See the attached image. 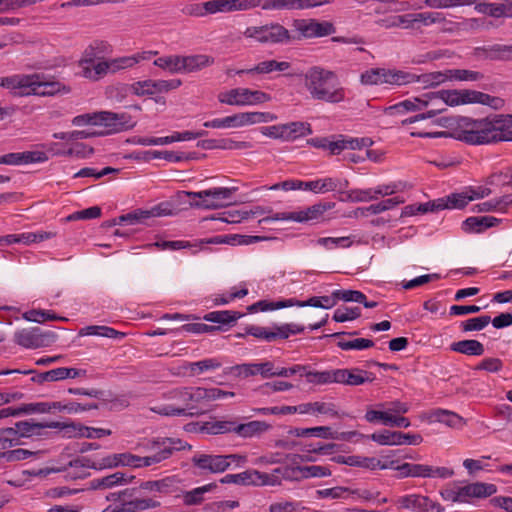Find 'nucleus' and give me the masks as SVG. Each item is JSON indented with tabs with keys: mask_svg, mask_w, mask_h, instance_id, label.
Listing matches in <instances>:
<instances>
[{
	"mask_svg": "<svg viewBox=\"0 0 512 512\" xmlns=\"http://www.w3.org/2000/svg\"><path fill=\"white\" fill-rule=\"evenodd\" d=\"M290 68V63L287 61H277L275 59H267L260 61L256 65L246 69L236 71L237 75H267L273 72H284Z\"/></svg>",
	"mask_w": 512,
	"mask_h": 512,
	"instance_id": "nucleus-25",
	"label": "nucleus"
},
{
	"mask_svg": "<svg viewBox=\"0 0 512 512\" xmlns=\"http://www.w3.org/2000/svg\"><path fill=\"white\" fill-rule=\"evenodd\" d=\"M61 423H31L22 421L16 424V428H6L0 430V450H6L20 444L21 437L29 436L42 428H60Z\"/></svg>",
	"mask_w": 512,
	"mask_h": 512,
	"instance_id": "nucleus-12",
	"label": "nucleus"
},
{
	"mask_svg": "<svg viewBox=\"0 0 512 512\" xmlns=\"http://www.w3.org/2000/svg\"><path fill=\"white\" fill-rule=\"evenodd\" d=\"M460 503H472L474 499H484L497 492L496 485L485 482H474L458 486Z\"/></svg>",
	"mask_w": 512,
	"mask_h": 512,
	"instance_id": "nucleus-23",
	"label": "nucleus"
},
{
	"mask_svg": "<svg viewBox=\"0 0 512 512\" xmlns=\"http://www.w3.org/2000/svg\"><path fill=\"white\" fill-rule=\"evenodd\" d=\"M177 483L179 480L175 476H169L160 480L145 481L141 483L140 488L150 492L168 494L173 492Z\"/></svg>",
	"mask_w": 512,
	"mask_h": 512,
	"instance_id": "nucleus-42",
	"label": "nucleus"
},
{
	"mask_svg": "<svg viewBox=\"0 0 512 512\" xmlns=\"http://www.w3.org/2000/svg\"><path fill=\"white\" fill-rule=\"evenodd\" d=\"M136 125L130 114L111 111L97 112V126L104 128L101 135H110L132 129Z\"/></svg>",
	"mask_w": 512,
	"mask_h": 512,
	"instance_id": "nucleus-16",
	"label": "nucleus"
},
{
	"mask_svg": "<svg viewBox=\"0 0 512 512\" xmlns=\"http://www.w3.org/2000/svg\"><path fill=\"white\" fill-rule=\"evenodd\" d=\"M222 363L217 358H206L197 362H184L180 365L175 374L183 376H196L207 371L220 368Z\"/></svg>",
	"mask_w": 512,
	"mask_h": 512,
	"instance_id": "nucleus-26",
	"label": "nucleus"
},
{
	"mask_svg": "<svg viewBox=\"0 0 512 512\" xmlns=\"http://www.w3.org/2000/svg\"><path fill=\"white\" fill-rule=\"evenodd\" d=\"M217 488L215 482L205 484L200 487H196L190 491L183 493V502L185 505H198L204 500V495L209 492H213Z\"/></svg>",
	"mask_w": 512,
	"mask_h": 512,
	"instance_id": "nucleus-44",
	"label": "nucleus"
},
{
	"mask_svg": "<svg viewBox=\"0 0 512 512\" xmlns=\"http://www.w3.org/2000/svg\"><path fill=\"white\" fill-rule=\"evenodd\" d=\"M271 99L270 94L248 87L224 89L217 94L219 103L236 107L258 106L270 102Z\"/></svg>",
	"mask_w": 512,
	"mask_h": 512,
	"instance_id": "nucleus-8",
	"label": "nucleus"
},
{
	"mask_svg": "<svg viewBox=\"0 0 512 512\" xmlns=\"http://www.w3.org/2000/svg\"><path fill=\"white\" fill-rule=\"evenodd\" d=\"M512 204V196L506 195L500 198L492 199L477 205L479 212L504 211L507 206Z\"/></svg>",
	"mask_w": 512,
	"mask_h": 512,
	"instance_id": "nucleus-60",
	"label": "nucleus"
},
{
	"mask_svg": "<svg viewBox=\"0 0 512 512\" xmlns=\"http://www.w3.org/2000/svg\"><path fill=\"white\" fill-rule=\"evenodd\" d=\"M471 202V196L468 195L466 188L461 192L452 193L444 198L433 201L432 206L436 211L443 209H461Z\"/></svg>",
	"mask_w": 512,
	"mask_h": 512,
	"instance_id": "nucleus-30",
	"label": "nucleus"
},
{
	"mask_svg": "<svg viewBox=\"0 0 512 512\" xmlns=\"http://www.w3.org/2000/svg\"><path fill=\"white\" fill-rule=\"evenodd\" d=\"M242 316V313L236 311L222 310L209 312L203 317V319L213 323L230 324L236 322Z\"/></svg>",
	"mask_w": 512,
	"mask_h": 512,
	"instance_id": "nucleus-56",
	"label": "nucleus"
},
{
	"mask_svg": "<svg viewBox=\"0 0 512 512\" xmlns=\"http://www.w3.org/2000/svg\"><path fill=\"white\" fill-rule=\"evenodd\" d=\"M87 372L84 369H77V368H68V367H59L55 368L46 372H43L40 374V379L42 381H59V380H65L69 378H80V377H86Z\"/></svg>",
	"mask_w": 512,
	"mask_h": 512,
	"instance_id": "nucleus-35",
	"label": "nucleus"
},
{
	"mask_svg": "<svg viewBox=\"0 0 512 512\" xmlns=\"http://www.w3.org/2000/svg\"><path fill=\"white\" fill-rule=\"evenodd\" d=\"M53 340V333L43 332L38 327L22 329L15 333L16 343L27 349L45 347L49 345Z\"/></svg>",
	"mask_w": 512,
	"mask_h": 512,
	"instance_id": "nucleus-19",
	"label": "nucleus"
},
{
	"mask_svg": "<svg viewBox=\"0 0 512 512\" xmlns=\"http://www.w3.org/2000/svg\"><path fill=\"white\" fill-rule=\"evenodd\" d=\"M303 86L314 101L339 104L348 100V89L338 75L320 66H313L303 74Z\"/></svg>",
	"mask_w": 512,
	"mask_h": 512,
	"instance_id": "nucleus-4",
	"label": "nucleus"
},
{
	"mask_svg": "<svg viewBox=\"0 0 512 512\" xmlns=\"http://www.w3.org/2000/svg\"><path fill=\"white\" fill-rule=\"evenodd\" d=\"M337 346L344 351L365 350L373 347L374 342L370 339L365 338H355L351 340L340 339L337 342Z\"/></svg>",
	"mask_w": 512,
	"mask_h": 512,
	"instance_id": "nucleus-64",
	"label": "nucleus"
},
{
	"mask_svg": "<svg viewBox=\"0 0 512 512\" xmlns=\"http://www.w3.org/2000/svg\"><path fill=\"white\" fill-rule=\"evenodd\" d=\"M272 361L260 363H243L232 367V372L238 377H251L260 375L262 378H271Z\"/></svg>",
	"mask_w": 512,
	"mask_h": 512,
	"instance_id": "nucleus-28",
	"label": "nucleus"
},
{
	"mask_svg": "<svg viewBox=\"0 0 512 512\" xmlns=\"http://www.w3.org/2000/svg\"><path fill=\"white\" fill-rule=\"evenodd\" d=\"M182 74L200 71L214 63V58L207 54L181 56Z\"/></svg>",
	"mask_w": 512,
	"mask_h": 512,
	"instance_id": "nucleus-34",
	"label": "nucleus"
},
{
	"mask_svg": "<svg viewBox=\"0 0 512 512\" xmlns=\"http://www.w3.org/2000/svg\"><path fill=\"white\" fill-rule=\"evenodd\" d=\"M416 75L398 69L371 68L361 74L360 81L364 85L402 86L413 83Z\"/></svg>",
	"mask_w": 512,
	"mask_h": 512,
	"instance_id": "nucleus-9",
	"label": "nucleus"
},
{
	"mask_svg": "<svg viewBox=\"0 0 512 512\" xmlns=\"http://www.w3.org/2000/svg\"><path fill=\"white\" fill-rule=\"evenodd\" d=\"M428 421L430 423H442L453 429H462L466 425V420L459 414L440 408L433 410L429 414Z\"/></svg>",
	"mask_w": 512,
	"mask_h": 512,
	"instance_id": "nucleus-29",
	"label": "nucleus"
},
{
	"mask_svg": "<svg viewBox=\"0 0 512 512\" xmlns=\"http://www.w3.org/2000/svg\"><path fill=\"white\" fill-rule=\"evenodd\" d=\"M99 60L101 59L94 52L91 46L88 45L78 61V67L80 69L79 74L90 81H97V75L94 76L93 74Z\"/></svg>",
	"mask_w": 512,
	"mask_h": 512,
	"instance_id": "nucleus-31",
	"label": "nucleus"
},
{
	"mask_svg": "<svg viewBox=\"0 0 512 512\" xmlns=\"http://www.w3.org/2000/svg\"><path fill=\"white\" fill-rule=\"evenodd\" d=\"M348 186V180L339 177H324L313 181L289 180L283 185L287 190H305L316 194L343 192Z\"/></svg>",
	"mask_w": 512,
	"mask_h": 512,
	"instance_id": "nucleus-11",
	"label": "nucleus"
},
{
	"mask_svg": "<svg viewBox=\"0 0 512 512\" xmlns=\"http://www.w3.org/2000/svg\"><path fill=\"white\" fill-rule=\"evenodd\" d=\"M135 61L128 56H120L115 58L101 59L97 62L94 76L97 75V81L108 74H116L118 72L133 68Z\"/></svg>",
	"mask_w": 512,
	"mask_h": 512,
	"instance_id": "nucleus-22",
	"label": "nucleus"
},
{
	"mask_svg": "<svg viewBox=\"0 0 512 512\" xmlns=\"http://www.w3.org/2000/svg\"><path fill=\"white\" fill-rule=\"evenodd\" d=\"M140 456L131 453H117L105 456L97 461H92L88 458H78L69 462L67 468L51 467L40 469L34 473L35 476H46L51 473H58L62 471L67 472V476L73 479L84 478L86 476V469H107L119 466H128L132 468H139Z\"/></svg>",
	"mask_w": 512,
	"mask_h": 512,
	"instance_id": "nucleus-5",
	"label": "nucleus"
},
{
	"mask_svg": "<svg viewBox=\"0 0 512 512\" xmlns=\"http://www.w3.org/2000/svg\"><path fill=\"white\" fill-rule=\"evenodd\" d=\"M374 375L371 372L362 370L360 368H341L335 369V383L348 386H359L365 383H370L374 380Z\"/></svg>",
	"mask_w": 512,
	"mask_h": 512,
	"instance_id": "nucleus-24",
	"label": "nucleus"
},
{
	"mask_svg": "<svg viewBox=\"0 0 512 512\" xmlns=\"http://www.w3.org/2000/svg\"><path fill=\"white\" fill-rule=\"evenodd\" d=\"M334 0H273L271 8L273 9H308L325 4H330Z\"/></svg>",
	"mask_w": 512,
	"mask_h": 512,
	"instance_id": "nucleus-37",
	"label": "nucleus"
},
{
	"mask_svg": "<svg viewBox=\"0 0 512 512\" xmlns=\"http://www.w3.org/2000/svg\"><path fill=\"white\" fill-rule=\"evenodd\" d=\"M468 104H481L499 109L503 100L489 94L470 89H449L437 92H426L417 97H411L390 107L398 112L424 111L418 115L407 118L403 124H413L420 120L433 118L445 111L446 106L456 107Z\"/></svg>",
	"mask_w": 512,
	"mask_h": 512,
	"instance_id": "nucleus-1",
	"label": "nucleus"
},
{
	"mask_svg": "<svg viewBox=\"0 0 512 512\" xmlns=\"http://www.w3.org/2000/svg\"><path fill=\"white\" fill-rule=\"evenodd\" d=\"M301 375L306 377L308 383L314 385H326L335 383V369L325 371H306Z\"/></svg>",
	"mask_w": 512,
	"mask_h": 512,
	"instance_id": "nucleus-54",
	"label": "nucleus"
},
{
	"mask_svg": "<svg viewBox=\"0 0 512 512\" xmlns=\"http://www.w3.org/2000/svg\"><path fill=\"white\" fill-rule=\"evenodd\" d=\"M354 240L351 236L343 237H321L314 241V244L323 247L326 250L338 248L346 249L352 246Z\"/></svg>",
	"mask_w": 512,
	"mask_h": 512,
	"instance_id": "nucleus-46",
	"label": "nucleus"
},
{
	"mask_svg": "<svg viewBox=\"0 0 512 512\" xmlns=\"http://www.w3.org/2000/svg\"><path fill=\"white\" fill-rule=\"evenodd\" d=\"M399 509H405L412 512H443L444 508L440 503L432 500L428 496L412 493L400 496L396 500Z\"/></svg>",
	"mask_w": 512,
	"mask_h": 512,
	"instance_id": "nucleus-18",
	"label": "nucleus"
},
{
	"mask_svg": "<svg viewBox=\"0 0 512 512\" xmlns=\"http://www.w3.org/2000/svg\"><path fill=\"white\" fill-rule=\"evenodd\" d=\"M253 486H277L281 484L284 476L282 468H276L271 472H261L253 469Z\"/></svg>",
	"mask_w": 512,
	"mask_h": 512,
	"instance_id": "nucleus-41",
	"label": "nucleus"
},
{
	"mask_svg": "<svg viewBox=\"0 0 512 512\" xmlns=\"http://www.w3.org/2000/svg\"><path fill=\"white\" fill-rule=\"evenodd\" d=\"M295 30L305 38L324 37L335 32L334 25L329 21L300 19L294 22Z\"/></svg>",
	"mask_w": 512,
	"mask_h": 512,
	"instance_id": "nucleus-20",
	"label": "nucleus"
},
{
	"mask_svg": "<svg viewBox=\"0 0 512 512\" xmlns=\"http://www.w3.org/2000/svg\"><path fill=\"white\" fill-rule=\"evenodd\" d=\"M234 429V419L206 422L202 426V431L211 435L234 433Z\"/></svg>",
	"mask_w": 512,
	"mask_h": 512,
	"instance_id": "nucleus-48",
	"label": "nucleus"
},
{
	"mask_svg": "<svg viewBox=\"0 0 512 512\" xmlns=\"http://www.w3.org/2000/svg\"><path fill=\"white\" fill-rule=\"evenodd\" d=\"M182 12L192 17H206L217 13H230L225 0H209L203 3H188Z\"/></svg>",
	"mask_w": 512,
	"mask_h": 512,
	"instance_id": "nucleus-21",
	"label": "nucleus"
},
{
	"mask_svg": "<svg viewBox=\"0 0 512 512\" xmlns=\"http://www.w3.org/2000/svg\"><path fill=\"white\" fill-rule=\"evenodd\" d=\"M133 478V476H127L122 472H115L105 477L93 479L90 482V487L94 490L112 489L129 484Z\"/></svg>",
	"mask_w": 512,
	"mask_h": 512,
	"instance_id": "nucleus-32",
	"label": "nucleus"
},
{
	"mask_svg": "<svg viewBox=\"0 0 512 512\" xmlns=\"http://www.w3.org/2000/svg\"><path fill=\"white\" fill-rule=\"evenodd\" d=\"M499 221L493 216L469 217L463 222V229L466 232L482 233L486 229L497 225Z\"/></svg>",
	"mask_w": 512,
	"mask_h": 512,
	"instance_id": "nucleus-39",
	"label": "nucleus"
},
{
	"mask_svg": "<svg viewBox=\"0 0 512 512\" xmlns=\"http://www.w3.org/2000/svg\"><path fill=\"white\" fill-rule=\"evenodd\" d=\"M185 449V444L180 439L162 438L151 443L150 450L153 454L140 457L139 468L148 467L160 463L169 458L174 451Z\"/></svg>",
	"mask_w": 512,
	"mask_h": 512,
	"instance_id": "nucleus-15",
	"label": "nucleus"
},
{
	"mask_svg": "<svg viewBox=\"0 0 512 512\" xmlns=\"http://www.w3.org/2000/svg\"><path fill=\"white\" fill-rule=\"evenodd\" d=\"M451 349L455 352L465 355L480 356L484 353V346L477 340H462L451 345Z\"/></svg>",
	"mask_w": 512,
	"mask_h": 512,
	"instance_id": "nucleus-50",
	"label": "nucleus"
},
{
	"mask_svg": "<svg viewBox=\"0 0 512 512\" xmlns=\"http://www.w3.org/2000/svg\"><path fill=\"white\" fill-rule=\"evenodd\" d=\"M197 146L202 149H243L247 148L248 144L246 142H237L232 139H223L220 141L207 139L199 141Z\"/></svg>",
	"mask_w": 512,
	"mask_h": 512,
	"instance_id": "nucleus-49",
	"label": "nucleus"
},
{
	"mask_svg": "<svg viewBox=\"0 0 512 512\" xmlns=\"http://www.w3.org/2000/svg\"><path fill=\"white\" fill-rule=\"evenodd\" d=\"M253 469H249L237 474H227L220 479L222 484H236L243 486H253Z\"/></svg>",
	"mask_w": 512,
	"mask_h": 512,
	"instance_id": "nucleus-62",
	"label": "nucleus"
},
{
	"mask_svg": "<svg viewBox=\"0 0 512 512\" xmlns=\"http://www.w3.org/2000/svg\"><path fill=\"white\" fill-rule=\"evenodd\" d=\"M394 461L384 462L376 457H367L361 455H351V467H360L367 470H385L392 468Z\"/></svg>",
	"mask_w": 512,
	"mask_h": 512,
	"instance_id": "nucleus-40",
	"label": "nucleus"
},
{
	"mask_svg": "<svg viewBox=\"0 0 512 512\" xmlns=\"http://www.w3.org/2000/svg\"><path fill=\"white\" fill-rule=\"evenodd\" d=\"M378 409H367L364 418L368 423L376 424L380 423L385 426H389L391 420V413L387 412L386 405L380 403L376 405Z\"/></svg>",
	"mask_w": 512,
	"mask_h": 512,
	"instance_id": "nucleus-55",
	"label": "nucleus"
},
{
	"mask_svg": "<svg viewBox=\"0 0 512 512\" xmlns=\"http://www.w3.org/2000/svg\"><path fill=\"white\" fill-rule=\"evenodd\" d=\"M192 463L197 468L214 474L227 470L226 459L223 455L196 454L192 457Z\"/></svg>",
	"mask_w": 512,
	"mask_h": 512,
	"instance_id": "nucleus-27",
	"label": "nucleus"
},
{
	"mask_svg": "<svg viewBox=\"0 0 512 512\" xmlns=\"http://www.w3.org/2000/svg\"><path fill=\"white\" fill-rule=\"evenodd\" d=\"M265 239L266 238L261 237V236L232 234V235L214 236V237L206 240L205 243H207V244H228V245H233V246H235V245H250L253 243L260 242Z\"/></svg>",
	"mask_w": 512,
	"mask_h": 512,
	"instance_id": "nucleus-36",
	"label": "nucleus"
},
{
	"mask_svg": "<svg viewBox=\"0 0 512 512\" xmlns=\"http://www.w3.org/2000/svg\"><path fill=\"white\" fill-rule=\"evenodd\" d=\"M449 82H477L484 78L479 71L468 69H448Z\"/></svg>",
	"mask_w": 512,
	"mask_h": 512,
	"instance_id": "nucleus-53",
	"label": "nucleus"
},
{
	"mask_svg": "<svg viewBox=\"0 0 512 512\" xmlns=\"http://www.w3.org/2000/svg\"><path fill=\"white\" fill-rule=\"evenodd\" d=\"M234 392L219 388L182 387L164 394L167 403L156 404L151 411L163 416H192L198 405L234 397Z\"/></svg>",
	"mask_w": 512,
	"mask_h": 512,
	"instance_id": "nucleus-2",
	"label": "nucleus"
},
{
	"mask_svg": "<svg viewBox=\"0 0 512 512\" xmlns=\"http://www.w3.org/2000/svg\"><path fill=\"white\" fill-rule=\"evenodd\" d=\"M0 86L19 96H52L68 89L60 82L48 80L44 75L14 74L1 78Z\"/></svg>",
	"mask_w": 512,
	"mask_h": 512,
	"instance_id": "nucleus-6",
	"label": "nucleus"
},
{
	"mask_svg": "<svg viewBox=\"0 0 512 512\" xmlns=\"http://www.w3.org/2000/svg\"><path fill=\"white\" fill-rule=\"evenodd\" d=\"M243 36L260 44H281L290 40L289 31L276 22L260 26H248L244 30Z\"/></svg>",
	"mask_w": 512,
	"mask_h": 512,
	"instance_id": "nucleus-10",
	"label": "nucleus"
},
{
	"mask_svg": "<svg viewBox=\"0 0 512 512\" xmlns=\"http://www.w3.org/2000/svg\"><path fill=\"white\" fill-rule=\"evenodd\" d=\"M52 237V233L50 232H25L21 234H10L3 237H0V245H10L13 243H23L26 245L32 243H38L45 239Z\"/></svg>",
	"mask_w": 512,
	"mask_h": 512,
	"instance_id": "nucleus-33",
	"label": "nucleus"
},
{
	"mask_svg": "<svg viewBox=\"0 0 512 512\" xmlns=\"http://www.w3.org/2000/svg\"><path fill=\"white\" fill-rule=\"evenodd\" d=\"M276 119L277 115L271 112L244 111L223 118H215L206 121L203 123V126L205 128L212 129H236L256 124L269 123Z\"/></svg>",
	"mask_w": 512,
	"mask_h": 512,
	"instance_id": "nucleus-7",
	"label": "nucleus"
},
{
	"mask_svg": "<svg viewBox=\"0 0 512 512\" xmlns=\"http://www.w3.org/2000/svg\"><path fill=\"white\" fill-rule=\"evenodd\" d=\"M399 434L400 431L381 430L367 437L381 446H399Z\"/></svg>",
	"mask_w": 512,
	"mask_h": 512,
	"instance_id": "nucleus-58",
	"label": "nucleus"
},
{
	"mask_svg": "<svg viewBox=\"0 0 512 512\" xmlns=\"http://www.w3.org/2000/svg\"><path fill=\"white\" fill-rule=\"evenodd\" d=\"M181 55H167L154 60V65L171 73L182 74Z\"/></svg>",
	"mask_w": 512,
	"mask_h": 512,
	"instance_id": "nucleus-52",
	"label": "nucleus"
},
{
	"mask_svg": "<svg viewBox=\"0 0 512 512\" xmlns=\"http://www.w3.org/2000/svg\"><path fill=\"white\" fill-rule=\"evenodd\" d=\"M79 334L81 336H100L106 338H123L124 333L119 332L108 326L90 325L80 329Z\"/></svg>",
	"mask_w": 512,
	"mask_h": 512,
	"instance_id": "nucleus-47",
	"label": "nucleus"
},
{
	"mask_svg": "<svg viewBox=\"0 0 512 512\" xmlns=\"http://www.w3.org/2000/svg\"><path fill=\"white\" fill-rule=\"evenodd\" d=\"M414 82H419L425 87H435L445 82H449L448 69L443 71H434L423 75H416Z\"/></svg>",
	"mask_w": 512,
	"mask_h": 512,
	"instance_id": "nucleus-57",
	"label": "nucleus"
},
{
	"mask_svg": "<svg viewBox=\"0 0 512 512\" xmlns=\"http://www.w3.org/2000/svg\"><path fill=\"white\" fill-rule=\"evenodd\" d=\"M56 146H57L56 143H52L49 145V148H48V150L53 152V154H55V155L87 158L93 153V148L84 143H75L68 150H65V151H56L55 150Z\"/></svg>",
	"mask_w": 512,
	"mask_h": 512,
	"instance_id": "nucleus-51",
	"label": "nucleus"
},
{
	"mask_svg": "<svg viewBox=\"0 0 512 512\" xmlns=\"http://www.w3.org/2000/svg\"><path fill=\"white\" fill-rule=\"evenodd\" d=\"M302 414L326 415L331 418L339 417L336 406L330 402H311L302 404Z\"/></svg>",
	"mask_w": 512,
	"mask_h": 512,
	"instance_id": "nucleus-43",
	"label": "nucleus"
},
{
	"mask_svg": "<svg viewBox=\"0 0 512 512\" xmlns=\"http://www.w3.org/2000/svg\"><path fill=\"white\" fill-rule=\"evenodd\" d=\"M304 326L296 323H285L281 325H275L271 329L273 334V341L275 339H287L291 335L300 334L304 331Z\"/></svg>",
	"mask_w": 512,
	"mask_h": 512,
	"instance_id": "nucleus-59",
	"label": "nucleus"
},
{
	"mask_svg": "<svg viewBox=\"0 0 512 512\" xmlns=\"http://www.w3.org/2000/svg\"><path fill=\"white\" fill-rule=\"evenodd\" d=\"M247 335L253 336L257 339L265 340L267 342L273 341V334L271 329L258 325H247L244 328V332L238 333L236 337L244 338Z\"/></svg>",
	"mask_w": 512,
	"mask_h": 512,
	"instance_id": "nucleus-63",
	"label": "nucleus"
},
{
	"mask_svg": "<svg viewBox=\"0 0 512 512\" xmlns=\"http://www.w3.org/2000/svg\"><path fill=\"white\" fill-rule=\"evenodd\" d=\"M294 436L297 437H307V436H316L323 439H329L330 437H334L332 435V430L327 426H318L311 428H295L291 431Z\"/></svg>",
	"mask_w": 512,
	"mask_h": 512,
	"instance_id": "nucleus-61",
	"label": "nucleus"
},
{
	"mask_svg": "<svg viewBox=\"0 0 512 512\" xmlns=\"http://www.w3.org/2000/svg\"><path fill=\"white\" fill-rule=\"evenodd\" d=\"M454 137L471 145L512 141V115L481 119L463 117L454 130Z\"/></svg>",
	"mask_w": 512,
	"mask_h": 512,
	"instance_id": "nucleus-3",
	"label": "nucleus"
},
{
	"mask_svg": "<svg viewBox=\"0 0 512 512\" xmlns=\"http://www.w3.org/2000/svg\"><path fill=\"white\" fill-rule=\"evenodd\" d=\"M401 477H422L447 479L454 471L447 467H433L425 464L403 463L396 467Z\"/></svg>",
	"mask_w": 512,
	"mask_h": 512,
	"instance_id": "nucleus-17",
	"label": "nucleus"
},
{
	"mask_svg": "<svg viewBox=\"0 0 512 512\" xmlns=\"http://www.w3.org/2000/svg\"><path fill=\"white\" fill-rule=\"evenodd\" d=\"M331 208V204L317 203L299 211L280 212L270 216L263 217L262 219L259 220V223L266 224L274 221H292L304 223L309 221H318L323 217L324 213Z\"/></svg>",
	"mask_w": 512,
	"mask_h": 512,
	"instance_id": "nucleus-13",
	"label": "nucleus"
},
{
	"mask_svg": "<svg viewBox=\"0 0 512 512\" xmlns=\"http://www.w3.org/2000/svg\"><path fill=\"white\" fill-rule=\"evenodd\" d=\"M284 134L285 141H292L301 137H305L312 133L310 124L302 121H294L285 123Z\"/></svg>",
	"mask_w": 512,
	"mask_h": 512,
	"instance_id": "nucleus-45",
	"label": "nucleus"
},
{
	"mask_svg": "<svg viewBox=\"0 0 512 512\" xmlns=\"http://www.w3.org/2000/svg\"><path fill=\"white\" fill-rule=\"evenodd\" d=\"M269 428L270 425L264 421L254 420L247 423H238L235 420L234 433L242 438H251L266 432Z\"/></svg>",
	"mask_w": 512,
	"mask_h": 512,
	"instance_id": "nucleus-38",
	"label": "nucleus"
},
{
	"mask_svg": "<svg viewBox=\"0 0 512 512\" xmlns=\"http://www.w3.org/2000/svg\"><path fill=\"white\" fill-rule=\"evenodd\" d=\"M235 190V188L217 187L198 192L185 193L192 199H199V201L193 202L195 206L205 209H216L225 206L231 199Z\"/></svg>",
	"mask_w": 512,
	"mask_h": 512,
	"instance_id": "nucleus-14",
	"label": "nucleus"
}]
</instances>
